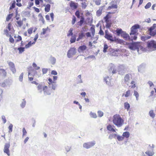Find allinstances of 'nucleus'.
<instances>
[{
  "label": "nucleus",
  "instance_id": "obj_28",
  "mask_svg": "<svg viewBox=\"0 0 156 156\" xmlns=\"http://www.w3.org/2000/svg\"><path fill=\"white\" fill-rule=\"evenodd\" d=\"M44 86H43L41 84H39L37 87V89L38 90L41 92L43 91Z\"/></svg>",
  "mask_w": 156,
  "mask_h": 156
},
{
  "label": "nucleus",
  "instance_id": "obj_8",
  "mask_svg": "<svg viewBox=\"0 0 156 156\" xmlns=\"http://www.w3.org/2000/svg\"><path fill=\"white\" fill-rule=\"evenodd\" d=\"M110 5L108 7L107 9L110 10L112 9H117V5L116 2L114 1H112L110 3Z\"/></svg>",
  "mask_w": 156,
  "mask_h": 156
},
{
  "label": "nucleus",
  "instance_id": "obj_52",
  "mask_svg": "<svg viewBox=\"0 0 156 156\" xmlns=\"http://www.w3.org/2000/svg\"><path fill=\"white\" fill-rule=\"evenodd\" d=\"M108 47L107 45L106 44H104V48L103 49V51L105 53L106 52L107 50L108 49Z\"/></svg>",
  "mask_w": 156,
  "mask_h": 156
},
{
  "label": "nucleus",
  "instance_id": "obj_61",
  "mask_svg": "<svg viewBox=\"0 0 156 156\" xmlns=\"http://www.w3.org/2000/svg\"><path fill=\"white\" fill-rule=\"evenodd\" d=\"M16 40V41H19L22 40V37L20 36H18L16 37H15Z\"/></svg>",
  "mask_w": 156,
  "mask_h": 156
},
{
  "label": "nucleus",
  "instance_id": "obj_42",
  "mask_svg": "<svg viewBox=\"0 0 156 156\" xmlns=\"http://www.w3.org/2000/svg\"><path fill=\"white\" fill-rule=\"evenodd\" d=\"M149 114L151 117L152 118H154L155 116V114L153 110H151L149 112Z\"/></svg>",
  "mask_w": 156,
  "mask_h": 156
},
{
  "label": "nucleus",
  "instance_id": "obj_62",
  "mask_svg": "<svg viewBox=\"0 0 156 156\" xmlns=\"http://www.w3.org/2000/svg\"><path fill=\"white\" fill-rule=\"evenodd\" d=\"M23 73H22L20 75L19 77V80L20 81H22L23 80Z\"/></svg>",
  "mask_w": 156,
  "mask_h": 156
},
{
  "label": "nucleus",
  "instance_id": "obj_2",
  "mask_svg": "<svg viewBox=\"0 0 156 156\" xmlns=\"http://www.w3.org/2000/svg\"><path fill=\"white\" fill-rule=\"evenodd\" d=\"M57 76H53V81L52 79L49 78L48 79L49 82L48 83L49 87H51L53 89H55V86H54V84L56 83L55 81L57 80Z\"/></svg>",
  "mask_w": 156,
  "mask_h": 156
},
{
  "label": "nucleus",
  "instance_id": "obj_1",
  "mask_svg": "<svg viewBox=\"0 0 156 156\" xmlns=\"http://www.w3.org/2000/svg\"><path fill=\"white\" fill-rule=\"evenodd\" d=\"M112 122L115 125L120 127L123 125L124 121L119 115L116 114L113 116Z\"/></svg>",
  "mask_w": 156,
  "mask_h": 156
},
{
  "label": "nucleus",
  "instance_id": "obj_30",
  "mask_svg": "<svg viewBox=\"0 0 156 156\" xmlns=\"http://www.w3.org/2000/svg\"><path fill=\"white\" fill-rule=\"evenodd\" d=\"M109 71L110 72L112 71V73L114 74L116 73V70L115 69V66L112 65L110 67Z\"/></svg>",
  "mask_w": 156,
  "mask_h": 156
},
{
  "label": "nucleus",
  "instance_id": "obj_47",
  "mask_svg": "<svg viewBox=\"0 0 156 156\" xmlns=\"http://www.w3.org/2000/svg\"><path fill=\"white\" fill-rule=\"evenodd\" d=\"M76 17H75V16H73L72 20V22H71L72 24H73V25L76 22Z\"/></svg>",
  "mask_w": 156,
  "mask_h": 156
},
{
  "label": "nucleus",
  "instance_id": "obj_25",
  "mask_svg": "<svg viewBox=\"0 0 156 156\" xmlns=\"http://www.w3.org/2000/svg\"><path fill=\"white\" fill-rule=\"evenodd\" d=\"M10 70L13 73H15L16 72V69L15 68L14 65L13 63L10 62Z\"/></svg>",
  "mask_w": 156,
  "mask_h": 156
},
{
  "label": "nucleus",
  "instance_id": "obj_63",
  "mask_svg": "<svg viewBox=\"0 0 156 156\" xmlns=\"http://www.w3.org/2000/svg\"><path fill=\"white\" fill-rule=\"evenodd\" d=\"M33 66L36 69L38 70L40 68V67L38 66H37L36 63H34L33 64Z\"/></svg>",
  "mask_w": 156,
  "mask_h": 156
},
{
  "label": "nucleus",
  "instance_id": "obj_60",
  "mask_svg": "<svg viewBox=\"0 0 156 156\" xmlns=\"http://www.w3.org/2000/svg\"><path fill=\"white\" fill-rule=\"evenodd\" d=\"M48 69L47 68H43L42 69V71L43 74H45L47 73Z\"/></svg>",
  "mask_w": 156,
  "mask_h": 156
},
{
  "label": "nucleus",
  "instance_id": "obj_36",
  "mask_svg": "<svg viewBox=\"0 0 156 156\" xmlns=\"http://www.w3.org/2000/svg\"><path fill=\"white\" fill-rule=\"evenodd\" d=\"M124 108L125 109L128 110L130 108V105L127 102H126L124 103Z\"/></svg>",
  "mask_w": 156,
  "mask_h": 156
},
{
  "label": "nucleus",
  "instance_id": "obj_51",
  "mask_svg": "<svg viewBox=\"0 0 156 156\" xmlns=\"http://www.w3.org/2000/svg\"><path fill=\"white\" fill-rule=\"evenodd\" d=\"M101 0H94V2L95 4L98 5H100L101 4Z\"/></svg>",
  "mask_w": 156,
  "mask_h": 156
},
{
  "label": "nucleus",
  "instance_id": "obj_45",
  "mask_svg": "<svg viewBox=\"0 0 156 156\" xmlns=\"http://www.w3.org/2000/svg\"><path fill=\"white\" fill-rule=\"evenodd\" d=\"M90 30L93 36H94L95 33L94 27H91L90 28Z\"/></svg>",
  "mask_w": 156,
  "mask_h": 156
},
{
  "label": "nucleus",
  "instance_id": "obj_46",
  "mask_svg": "<svg viewBox=\"0 0 156 156\" xmlns=\"http://www.w3.org/2000/svg\"><path fill=\"white\" fill-rule=\"evenodd\" d=\"M16 23L18 26L20 27H21L23 25V22L22 20L17 21Z\"/></svg>",
  "mask_w": 156,
  "mask_h": 156
},
{
  "label": "nucleus",
  "instance_id": "obj_34",
  "mask_svg": "<svg viewBox=\"0 0 156 156\" xmlns=\"http://www.w3.org/2000/svg\"><path fill=\"white\" fill-rule=\"evenodd\" d=\"M130 136V133L128 132H124L122 134V136L124 137V138L125 137L126 138H128Z\"/></svg>",
  "mask_w": 156,
  "mask_h": 156
},
{
  "label": "nucleus",
  "instance_id": "obj_23",
  "mask_svg": "<svg viewBox=\"0 0 156 156\" xmlns=\"http://www.w3.org/2000/svg\"><path fill=\"white\" fill-rule=\"evenodd\" d=\"M104 81L109 86H111L110 82V78L108 76L105 77L104 79Z\"/></svg>",
  "mask_w": 156,
  "mask_h": 156
},
{
  "label": "nucleus",
  "instance_id": "obj_59",
  "mask_svg": "<svg viewBox=\"0 0 156 156\" xmlns=\"http://www.w3.org/2000/svg\"><path fill=\"white\" fill-rule=\"evenodd\" d=\"M27 134V132L24 128L23 129V136H25Z\"/></svg>",
  "mask_w": 156,
  "mask_h": 156
},
{
  "label": "nucleus",
  "instance_id": "obj_4",
  "mask_svg": "<svg viewBox=\"0 0 156 156\" xmlns=\"http://www.w3.org/2000/svg\"><path fill=\"white\" fill-rule=\"evenodd\" d=\"M148 31L151 36H154L156 35V24H153L152 26L149 28Z\"/></svg>",
  "mask_w": 156,
  "mask_h": 156
},
{
  "label": "nucleus",
  "instance_id": "obj_55",
  "mask_svg": "<svg viewBox=\"0 0 156 156\" xmlns=\"http://www.w3.org/2000/svg\"><path fill=\"white\" fill-rule=\"evenodd\" d=\"M117 138L118 140L119 141H122L124 139V137H123V136H120L119 135L117 136Z\"/></svg>",
  "mask_w": 156,
  "mask_h": 156
},
{
  "label": "nucleus",
  "instance_id": "obj_19",
  "mask_svg": "<svg viewBox=\"0 0 156 156\" xmlns=\"http://www.w3.org/2000/svg\"><path fill=\"white\" fill-rule=\"evenodd\" d=\"M6 75V73L5 70L3 69H0V76L3 78L5 77Z\"/></svg>",
  "mask_w": 156,
  "mask_h": 156
},
{
  "label": "nucleus",
  "instance_id": "obj_53",
  "mask_svg": "<svg viewBox=\"0 0 156 156\" xmlns=\"http://www.w3.org/2000/svg\"><path fill=\"white\" fill-rule=\"evenodd\" d=\"M33 29V27H30L27 30L28 33L30 34H32V33Z\"/></svg>",
  "mask_w": 156,
  "mask_h": 156
},
{
  "label": "nucleus",
  "instance_id": "obj_9",
  "mask_svg": "<svg viewBox=\"0 0 156 156\" xmlns=\"http://www.w3.org/2000/svg\"><path fill=\"white\" fill-rule=\"evenodd\" d=\"M69 4L70 8L72 9H76L78 6V3L73 1H71Z\"/></svg>",
  "mask_w": 156,
  "mask_h": 156
},
{
  "label": "nucleus",
  "instance_id": "obj_38",
  "mask_svg": "<svg viewBox=\"0 0 156 156\" xmlns=\"http://www.w3.org/2000/svg\"><path fill=\"white\" fill-rule=\"evenodd\" d=\"M151 37L150 36H142L141 37V40L143 41H145L151 38Z\"/></svg>",
  "mask_w": 156,
  "mask_h": 156
},
{
  "label": "nucleus",
  "instance_id": "obj_6",
  "mask_svg": "<svg viewBox=\"0 0 156 156\" xmlns=\"http://www.w3.org/2000/svg\"><path fill=\"white\" fill-rule=\"evenodd\" d=\"M132 78L131 74L129 73L126 74L124 77V81L125 84H128L129 82L130 79Z\"/></svg>",
  "mask_w": 156,
  "mask_h": 156
},
{
  "label": "nucleus",
  "instance_id": "obj_27",
  "mask_svg": "<svg viewBox=\"0 0 156 156\" xmlns=\"http://www.w3.org/2000/svg\"><path fill=\"white\" fill-rule=\"evenodd\" d=\"M115 32L117 33V35L119 36L120 34L122 35L124 31L122 30L121 29L117 28Z\"/></svg>",
  "mask_w": 156,
  "mask_h": 156
},
{
  "label": "nucleus",
  "instance_id": "obj_20",
  "mask_svg": "<svg viewBox=\"0 0 156 156\" xmlns=\"http://www.w3.org/2000/svg\"><path fill=\"white\" fill-rule=\"evenodd\" d=\"M129 48L132 50H134L137 49V48L136 44L132 43L129 46Z\"/></svg>",
  "mask_w": 156,
  "mask_h": 156
},
{
  "label": "nucleus",
  "instance_id": "obj_43",
  "mask_svg": "<svg viewBox=\"0 0 156 156\" xmlns=\"http://www.w3.org/2000/svg\"><path fill=\"white\" fill-rule=\"evenodd\" d=\"M25 47H19L18 48V50H19L20 53H22L25 50Z\"/></svg>",
  "mask_w": 156,
  "mask_h": 156
},
{
  "label": "nucleus",
  "instance_id": "obj_17",
  "mask_svg": "<svg viewBox=\"0 0 156 156\" xmlns=\"http://www.w3.org/2000/svg\"><path fill=\"white\" fill-rule=\"evenodd\" d=\"M43 91L45 94L49 95L51 94V92L49 90L47 86H44Z\"/></svg>",
  "mask_w": 156,
  "mask_h": 156
},
{
  "label": "nucleus",
  "instance_id": "obj_29",
  "mask_svg": "<svg viewBox=\"0 0 156 156\" xmlns=\"http://www.w3.org/2000/svg\"><path fill=\"white\" fill-rule=\"evenodd\" d=\"M133 95L135 97L136 100L138 101L139 100V93L137 91L135 90L134 91Z\"/></svg>",
  "mask_w": 156,
  "mask_h": 156
},
{
  "label": "nucleus",
  "instance_id": "obj_11",
  "mask_svg": "<svg viewBox=\"0 0 156 156\" xmlns=\"http://www.w3.org/2000/svg\"><path fill=\"white\" fill-rule=\"evenodd\" d=\"M105 37L108 40H110L111 41H114L116 37H113L112 34H110L106 33L105 34Z\"/></svg>",
  "mask_w": 156,
  "mask_h": 156
},
{
  "label": "nucleus",
  "instance_id": "obj_22",
  "mask_svg": "<svg viewBox=\"0 0 156 156\" xmlns=\"http://www.w3.org/2000/svg\"><path fill=\"white\" fill-rule=\"evenodd\" d=\"M85 36V35L83 31H81L79 34L78 37L76 41H78L82 39Z\"/></svg>",
  "mask_w": 156,
  "mask_h": 156
},
{
  "label": "nucleus",
  "instance_id": "obj_40",
  "mask_svg": "<svg viewBox=\"0 0 156 156\" xmlns=\"http://www.w3.org/2000/svg\"><path fill=\"white\" fill-rule=\"evenodd\" d=\"M87 47L86 46L84 45H83L81 46H80L79 47V49H80L81 51H83L87 49Z\"/></svg>",
  "mask_w": 156,
  "mask_h": 156
},
{
  "label": "nucleus",
  "instance_id": "obj_54",
  "mask_svg": "<svg viewBox=\"0 0 156 156\" xmlns=\"http://www.w3.org/2000/svg\"><path fill=\"white\" fill-rule=\"evenodd\" d=\"M105 22L106 23V27L108 28H110L111 27L112 23L110 22H109V21H108V22Z\"/></svg>",
  "mask_w": 156,
  "mask_h": 156
},
{
  "label": "nucleus",
  "instance_id": "obj_32",
  "mask_svg": "<svg viewBox=\"0 0 156 156\" xmlns=\"http://www.w3.org/2000/svg\"><path fill=\"white\" fill-rule=\"evenodd\" d=\"M72 37L70 40V42L71 43L75 42L76 41V36L75 35H73L71 36Z\"/></svg>",
  "mask_w": 156,
  "mask_h": 156
},
{
  "label": "nucleus",
  "instance_id": "obj_16",
  "mask_svg": "<svg viewBox=\"0 0 156 156\" xmlns=\"http://www.w3.org/2000/svg\"><path fill=\"white\" fill-rule=\"evenodd\" d=\"M7 29H8L9 31H10V23L8 24L7 27L4 30V34L7 37H10V35Z\"/></svg>",
  "mask_w": 156,
  "mask_h": 156
},
{
  "label": "nucleus",
  "instance_id": "obj_48",
  "mask_svg": "<svg viewBox=\"0 0 156 156\" xmlns=\"http://www.w3.org/2000/svg\"><path fill=\"white\" fill-rule=\"evenodd\" d=\"M75 15L79 19L80 18V12L79 10H77L76 12Z\"/></svg>",
  "mask_w": 156,
  "mask_h": 156
},
{
  "label": "nucleus",
  "instance_id": "obj_58",
  "mask_svg": "<svg viewBox=\"0 0 156 156\" xmlns=\"http://www.w3.org/2000/svg\"><path fill=\"white\" fill-rule=\"evenodd\" d=\"M151 5V2H148L145 6V8L146 9L149 8Z\"/></svg>",
  "mask_w": 156,
  "mask_h": 156
},
{
  "label": "nucleus",
  "instance_id": "obj_35",
  "mask_svg": "<svg viewBox=\"0 0 156 156\" xmlns=\"http://www.w3.org/2000/svg\"><path fill=\"white\" fill-rule=\"evenodd\" d=\"M73 28H70L69 30L68 33L67 34V36L68 37H69L70 36H72L73 35Z\"/></svg>",
  "mask_w": 156,
  "mask_h": 156
},
{
  "label": "nucleus",
  "instance_id": "obj_3",
  "mask_svg": "<svg viewBox=\"0 0 156 156\" xmlns=\"http://www.w3.org/2000/svg\"><path fill=\"white\" fill-rule=\"evenodd\" d=\"M140 26L139 24H136L132 27L131 29V32L130 33V35H134L137 32V29H139Z\"/></svg>",
  "mask_w": 156,
  "mask_h": 156
},
{
  "label": "nucleus",
  "instance_id": "obj_49",
  "mask_svg": "<svg viewBox=\"0 0 156 156\" xmlns=\"http://www.w3.org/2000/svg\"><path fill=\"white\" fill-rule=\"evenodd\" d=\"M90 116L94 118H96L97 117V115L96 113L91 112L90 113Z\"/></svg>",
  "mask_w": 156,
  "mask_h": 156
},
{
  "label": "nucleus",
  "instance_id": "obj_39",
  "mask_svg": "<svg viewBox=\"0 0 156 156\" xmlns=\"http://www.w3.org/2000/svg\"><path fill=\"white\" fill-rule=\"evenodd\" d=\"M33 44V43L31 42V41H30L27 44L25 45V48L26 49L32 46Z\"/></svg>",
  "mask_w": 156,
  "mask_h": 156
},
{
  "label": "nucleus",
  "instance_id": "obj_26",
  "mask_svg": "<svg viewBox=\"0 0 156 156\" xmlns=\"http://www.w3.org/2000/svg\"><path fill=\"white\" fill-rule=\"evenodd\" d=\"M92 15V14L88 10L85 11V16L86 17H87V20H89L90 18L88 17L89 16H91Z\"/></svg>",
  "mask_w": 156,
  "mask_h": 156
},
{
  "label": "nucleus",
  "instance_id": "obj_12",
  "mask_svg": "<svg viewBox=\"0 0 156 156\" xmlns=\"http://www.w3.org/2000/svg\"><path fill=\"white\" fill-rule=\"evenodd\" d=\"M132 95V92L131 90L129 89L128 90L124 92L122 94V96L126 98L131 96Z\"/></svg>",
  "mask_w": 156,
  "mask_h": 156
},
{
  "label": "nucleus",
  "instance_id": "obj_56",
  "mask_svg": "<svg viewBox=\"0 0 156 156\" xmlns=\"http://www.w3.org/2000/svg\"><path fill=\"white\" fill-rule=\"evenodd\" d=\"M98 116L100 117L102 116L103 115V113L100 111H98Z\"/></svg>",
  "mask_w": 156,
  "mask_h": 156
},
{
  "label": "nucleus",
  "instance_id": "obj_50",
  "mask_svg": "<svg viewBox=\"0 0 156 156\" xmlns=\"http://www.w3.org/2000/svg\"><path fill=\"white\" fill-rule=\"evenodd\" d=\"M86 2L85 1L82 2L81 6L82 8L85 9L87 7V4Z\"/></svg>",
  "mask_w": 156,
  "mask_h": 156
},
{
  "label": "nucleus",
  "instance_id": "obj_41",
  "mask_svg": "<svg viewBox=\"0 0 156 156\" xmlns=\"http://www.w3.org/2000/svg\"><path fill=\"white\" fill-rule=\"evenodd\" d=\"M131 88L134 89L136 87L135 82L134 81H132L130 83Z\"/></svg>",
  "mask_w": 156,
  "mask_h": 156
},
{
  "label": "nucleus",
  "instance_id": "obj_10",
  "mask_svg": "<svg viewBox=\"0 0 156 156\" xmlns=\"http://www.w3.org/2000/svg\"><path fill=\"white\" fill-rule=\"evenodd\" d=\"M42 30V31L41 33V35H46V36L47 35H48V33H50V29L49 27H48L46 28H43Z\"/></svg>",
  "mask_w": 156,
  "mask_h": 156
},
{
  "label": "nucleus",
  "instance_id": "obj_7",
  "mask_svg": "<svg viewBox=\"0 0 156 156\" xmlns=\"http://www.w3.org/2000/svg\"><path fill=\"white\" fill-rule=\"evenodd\" d=\"M95 144V142H89L85 143L83 144V147L87 149H88L93 146Z\"/></svg>",
  "mask_w": 156,
  "mask_h": 156
},
{
  "label": "nucleus",
  "instance_id": "obj_21",
  "mask_svg": "<svg viewBox=\"0 0 156 156\" xmlns=\"http://www.w3.org/2000/svg\"><path fill=\"white\" fill-rule=\"evenodd\" d=\"M84 20V18L83 16L81 17L80 21L77 22V25L80 26H81L84 23H85Z\"/></svg>",
  "mask_w": 156,
  "mask_h": 156
},
{
  "label": "nucleus",
  "instance_id": "obj_44",
  "mask_svg": "<svg viewBox=\"0 0 156 156\" xmlns=\"http://www.w3.org/2000/svg\"><path fill=\"white\" fill-rule=\"evenodd\" d=\"M114 41H115L117 43L121 44L122 43L123 41L121 40V39H119L117 38L116 37H115V40Z\"/></svg>",
  "mask_w": 156,
  "mask_h": 156
},
{
  "label": "nucleus",
  "instance_id": "obj_13",
  "mask_svg": "<svg viewBox=\"0 0 156 156\" xmlns=\"http://www.w3.org/2000/svg\"><path fill=\"white\" fill-rule=\"evenodd\" d=\"M76 49L75 48H71L68 51L67 53L68 56L70 58L71 55L74 54L76 52Z\"/></svg>",
  "mask_w": 156,
  "mask_h": 156
},
{
  "label": "nucleus",
  "instance_id": "obj_37",
  "mask_svg": "<svg viewBox=\"0 0 156 156\" xmlns=\"http://www.w3.org/2000/svg\"><path fill=\"white\" fill-rule=\"evenodd\" d=\"M8 81H9V80H8ZM9 82H8L7 80H6L5 81V82L2 83L1 85L3 87H5L9 84Z\"/></svg>",
  "mask_w": 156,
  "mask_h": 156
},
{
  "label": "nucleus",
  "instance_id": "obj_5",
  "mask_svg": "<svg viewBox=\"0 0 156 156\" xmlns=\"http://www.w3.org/2000/svg\"><path fill=\"white\" fill-rule=\"evenodd\" d=\"M147 46L149 48H152L153 50L156 49V43L153 40L148 41L147 42Z\"/></svg>",
  "mask_w": 156,
  "mask_h": 156
},
{
  "label": "nucleus",
  "instance_id": "obj_15",
  "mask_svg": "<svg viewBox=\"0 0 156 156\" xmlns=\"http://www.w3.org/2000/svg\"><path fill=\"white\" fill-rule=\"evenodd\" d=\"M9 146H10V145H9V144H6L5 146L4 150V152L5 153H6L9 156L10 155V154L9 153Z\"/></svg>",
  "mask_w": 156,
  "mask_h": 156
},
{
  "label": "nucleus",
  "instance_id": "obj_14",
  "mask_svg": "<svg viewBox=\"0 0 156 156\" xmlns=\"http://www.w3.org/2000/svg\"><path fill=\"white\" fill-rule=\"evenodd\" d=\"M116 10H115V12H108L107 15L106 16L104 17V19L105 20V22H107L109 21V19H110L111 18L112 16L111 15V14H114L115 13V12L116 11Z\"/></svg>",
  "mask_w": 156,
  "mask_h": 156
},
{
  "label": "nucleus",
  "instance_id": "obj_64",
  "mask_svg": "<svg viewBox=\"0 0 156 156\" xmlns=\"http://www.w3.org/2000/svg\"><path fill=\"white\" fill-rule=\"evenodd\" d=\"M70 149L71 147L69 146H67L65 147V150L67 152L69 151L70 150Z\"/></svg>",
  "mask_w": 156,
  "mask_h": 156
},
{
  "label": "nucleus",
  "instance_id": "obj_31",
  "mask_svg": "<svg viewBox=\"0 0 156 156\" xmlns=\"http://www.w3.org/2000/svg\"><path fill=\"white\" fill-rule=\"evenodd\" d=\"M107 129L108 130L111 131L113 132H115V131L112 126L110 125H109L107 126Z\"/></svg>",
  "mask_w": 156,
  "mask_h": 156
},
{
  "label": "nucleus",
  "instance_id": "obj_57",
  "mask_svg": "<svg viewBox=\"0 0 156 156\" xmlns=\"http://www.w3.org/2000/svg\"><path fill=\"white\" fill-rule=\"evenodd\" d=\"M102 13V10L99 9L96 12V14L98 16H100Z\"/></svg>",
  "mask_w": 156,
  "mask_h": 156
},
{
  "label": "nucleus",
  "instance_id": "obj_33",
  "mask_svg": "<svg viewBox=\"0 0 156 156\" xmlns=\"http://www.w3.org/2000/svg\"><path fill=\"white\" fill-rule=\"evenodd\" d=\"M51 5L50 4H48L46 5L45 6L44 9L45 11L46 12H49L50 9Z\"/></svg>",
  "mask_w": 156,
  "mask_h": 156
},
{
  "label": "nucleus",
  "instance_id": "obj_18",
  "mask_svg": "<svg viewBox=\"0 0 156 156\" xmlns=\"http://www.w3.org/2000/svg\"><path fill=\"white\" fill-rule=\"evenodd\" d=\"M154 148V146L152 145V146L151 147V151H148L145 152V154L148 156H153L154 154L153 151V149Z\"/></svg>",
  "mask_w": 156,
  "mask_h": 156
},
{
  "label": "nucleus",
  "instance_id": "obj_24",
  "mask_svg": "<svg viewBox=\"0 0 156 156\" xmlns=\"http://www.w3.org/2000/svg\"><path fill=\"white\" fill-rule=\"evenodd\" d=\"M121 36L126 40H130V37L128 34H126L125 32H123Z\"/></svg>",
  "mask_w": 156,
  "mask_h": 156
}]
</instances>
